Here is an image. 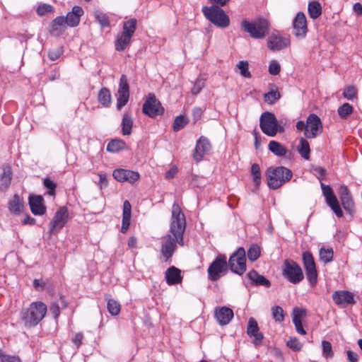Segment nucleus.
I'll use <instances>...</instances> for the list:
<instances>
[{"label":"nucleus","mask_w":362,"mask_h":362,"mask_svg":"<svg viewBox=\"0 0 362 362\" xmlns=\"http://www.w3.org/2000/svg\"><path fill=\"white\" fill-rule=\"evenodd\" d=\"M294 35L298 38L305 37L308 29L307 18L303 12H298L293 21Z\"/></svg>","instance_id":"dca6fc26"},{"label":"nucleus","mask_w":362,"mask_h":362,"mask_svg":"<svg viewBox=\"0 0 362 362\" xmlns=\"http://www.w3.org/2000/svg\"><path fill=\"white\" fill-rule=\"evenodd\" d=\"M321 188L323 196L325 198L326 203L337 199V197L335 196L332 187L329 185L321 183Z\"/></svg>","instance_id":"37998d69"},{"label":"nucleus","mask_w":362,"mask_h":362,"mask_svg":"<svg viewBox=\"0 0 362 362\" xmlns=\"http://www.w3.org/2000/svg\"><path fill=\"white\" fill-rule=\"evenodd\" d=\"M327 204L332 209L337 217L341 218L343 216V211L340 207L337 198L327 202Z\"/></svg>","instance_id":"09e8293b"},{"label":"nucleus","mask_w":362,"mask_h":362,"mask_svg":"<svg viewBox=\"0 0 362 362\" xmlns=\"http://www.w3.org/2000/svg\"><path fill=\"white\" fill-rule=\"evenodd\" d=\"M308 11L310 18L317 19L322 14V6L317 1H310L308 6Z\"/></svg>","instance_id":"2f4dec72"},{"label":"nucleus","mask_w":362,"mask_h":362,"mask_svg":"<svg viewBox=\"0 0 362 362\" xmlns=\"http://www.w3.org/2000/svg\"><path fill=\"white\" fill-rule=\"evenodd\" d=\"M188 123V119L183 115L175 117L173 128L175 132H178L184 128Z\"/></svg>","instance_id":"c03bdc74"},{"label":"nucleus","mask_w":362,"mask_h":362,"mask_svg":"<svg viewBox=\"0 0 362 362\" xmlns=\"http://www.w3.org/2000/svg\"><path fill=\"white\" fill-rule=\"evenodd\" d=\"M133 119L127 113L124 114L122 121V134L129 135L132 133Z\"/></svg>","instance_id":"e433bc0d"},{"label":"nucleus","mask_w":362,"mask_h":362,"mask_svg":"<svg viewBox=\"0 0 362 362\" xmlns=\"http://www.w3.org/2000/svg\"><path fill=\"white\" fill-rule=\"evenodd\" d=\"M238 68L240 70V74L245 78H250L251 74L249 71V65L247 62L240 61L237 64Z\"/></svg>","instance_id":"8fccbe9b"},{"label":"nucleus","mask_w":362,"mask_h":362,"mask_svg":"<svg viewBox=\"0 0 362 362\" xmlns=\"http://www.w3.org/2000/svg\"><path fill=\"white\" fill-rule=\"evenodd\" d=\"M125 146L126 144L124 141L120 139H112L108 143L107 146V151L115 153L124 149Z\"/></svg>","instance_id":"c9c22d12"},{"label":"nucleus","mask_w":362,"mask_h":362,"mask_svg":"<svg viewBox=\"0 0 362 362\" xmlns=\"http://www.w3.org/2000/svg\"><path fill=\"white\" fill-rule=\"evenodd\" d=\"M202 13L207 20L218 28H225L230 24V18L217 5L204 6Z\"/></svg>","instance_id":"423d86ee"},{"label":"nucleus","mask_w":362,"mask_h":362,"mask_svg":"<svg viewBox=\"0 0 362 362\" xmlns=\"http://www.w3.org/2000/svg\"><path fill=\"white\" fill-rule=\"evenodd\" d=\"M261 249L257 245H252L247 250L248 259L252 261H256L260 255Z\"/></svg>","instance_id":"49530a36"},{"label":"nucleus","mask_w":362,"mask_h":362,"mask_svg":"<svg viewBox=\"0 0 362 362\" xmlns=\"http://www.w3.org/2000/svg\"><path fill=\"white\" fill-rule=\"evenodd\" d=\"M83 339V334L82 333H77L72 339V341L77 347H79L82 344Z\"/></svg>","instance_id":"69168bd1"},{"label":"nucleus","mask_w":362,"mask_h":362,"mask_svg":"<svg viewBox=\"0 0 362 362\" xmlns=\"http://www.w3.org/2000/svg\"><path fill=\"white\" fill-rule=\"evenodd\" d=\"M49 311L55 319H57L60 315V308L57 303H52L49 306Z\"/></svg>","instance_id":"680f3d73"},{"label":"nucleus","mask_w":362,"mask_h":362,"mask_svg":"<svg viewBox=\"0 0 362 362\" xmlns=\"http://www.w3.org/2000/svg\"><path fill=\"white\" fill-rule=\"evenodd\" d=\"M83 9L79 6H74L71 11L69 12L64 18L66 25L69 27H76L80 23V18L83 15Z\"/></svg>","instance_id":"5701e85b"},{"label":"nucleus","mask_w":362,"mask_h":362,"mask_svg":"<svg viewBox=\"0 0 362 362\" xmlns=\"http://www.w3.org/2000/svg\"><path fill=\"white\" fill-rule=\"evenodd\" d=\"M334 252L332 248L322 247L320 250V260L325 263L330 262L333 259Z\"/></svg>","instance_id":"ea45409f"},{"label":"nucleus","mask_w":362,"mask_h":362,"mask_svg":"<svg viewBox=\"0 0 362 362\" xmlns=\"http://www.w3.org/2000/svg\"><path fill=\"white\" fill-rule=\"evenodd\" d=\"M282 275L288 281L296 284L304 278L301 267L293 260L286 259L282 267Z\"/></svg>","instance_id":"0eeeda50"},{"label":"nucleus","mask_w":362,"mask_h":362,"mask_svg":"<svg viewBox=\"0 0 362 362\" xmlns=\"http://www.w3.org/2000/svg\"><path fill=\"white\" fill-rule=\"evenodd\" d=\"M247 335L253 338V344L258 346L262 344L264 335L259 332V326L257 320L253 317H250L247 327Z\"/></svg>","instance_id":"a211bd4d"},{"label":"nucleus","mask_w":362,"mask_h":362,"mask_svg":"<svg viewBox=\"0 0 362 362\" xmlns=\"http://www.w3.org/2000/svg\"><path fill=\"white\" fill-rule=\"evenodd\" d=\"M269 149L277 156H284L287 153V148L279 142L271 141L269 143Z\"/></svg>","instance_id":"473e14b6"},{"label":"nucleus","mask_w":362,"mask_h":362,"mask_svg":"<svg viewBox=\"0 0 362 362\" xmlns=\"http://www.w3.org/2000/svg\"><path fill=\"white\" fill-rule=\"evenodd\" d=\"M98 177H99L98 185H99L101 189L103 187H106L108 185V181H107L106 175L103 174V173H99Z\"/></svg>","instance_id":"0e129e2a"},{"label":"nucleus","mask_w":362,"mask_h":362,"mask_svg":"<svg viewBox=\"0 0 362 362\" xmlns=\"http://www.w3.org/2000/svg\"><path fill=\"white\" fill-rule=\"evenodd\" d=\"M247 276L256 286H264L266 288H269L271 286L270 281L264 276L259 274L255 270L249 272Z\"/></svg>","instance_id":"c85d7f7f"},{"label":"nucleus","mask_w":362,"mask_h":362,"mask_svg":"<svg viewBox=\"0 0 362 362\" xmlns=\"http://www.w3.org/2000/svg\"><path fill=\"white\" fill-rule=\"evenodd\" d=\"M233 311L228 307H217L214 310V317L218 323L221 326L229 324L233 320Z\"/></svg>","instance_id":"412c9836"},{"label":"nucleus","mask_w":362,"mask_h":362,"mask_svg":"<svg viewBox=\"0 0 362 362\" xmlns=\"http://www.w3.org/2000/svg\"><path fill=\"white\" fill-rule=\"evenodd\" d=\"M47 305L41 301L33 302L29 308L22 313L21 319L25 327L36 326L45 316Z\"/></svg>","instance_id":"7ed1b4c3"},{"label":"nucleus","mask_w":362,"mask_h":362,"mask_svg":"<svg viewBox=\"0 0 362 362\" xmlns=\"http://www.w3.org/2000/svg\"><path fill=\"white\" fill-rule=\"evenodd\" d=\"M186 227V220L180 206L174 203L172 207V216L170 225V234L162 238L161 254L167 262L173 255L177 244L183 246V235Z\"/></svg>","instance_id":"f257e3e1"},{"label":"nucleus","mask_w":362,"mask_h":362,"mask_svg":"<svg viewBox=\"0 0 362 362\" xmlns=\"http://www.w3.org/2000/svg\"><path fill=\"white\" fill-rule=\"evenodd\" d=\"M143 112L148 116L154 118L161 115L164 112V108L156 96L150 93L143 105Z\"/></svg>","instance_id":"f8f14e48"},{"label":"nucleus","mask_w":362,"mask_h":362,"mask_svg":"<svg viewBox=\"0 0 362 362\" xmlns=\"http://www.w3.org/2000/svg\"><path fill=\"white\" fill-rule=\"evenodd\" d=\"M357 94L356 89L354 86H348L343 92V95L348 100H352Z\"/></svg>","instance_id":"13d9d810"},{"label":"nucleus","mask_w":362,"mask_h":362,"mask_svg":"<svg viewBox=\"0 0 362 362\" xmlns=\"http://www.w3.org/2000/svg\"><path fill=\"white\" fill-rule=\"evenodd\" d=\"M272 316L277 322H282L284 320V310L280 306H274L272 308Z\"/></svg>","instance_id":"3c124183"},{"label":"nucleus","mask_w":362,"mask_h":362,"mask_svg":"<svg viewBox=\"0 0 362 362\" xmlns=\"http://www.w3.org/2000/svg\"><path fill=\"white\" fill-rule=\"evenodd\" d=\"M281 98L278 88L274 84L269 85V91L264 94V101L270 105L275 103Z\"/></svg>","instance_id":"c756f323"},{"label":"nucleus","mask_w":362,"mask_h":362,"mask_svg":"<svg viewBox=\"0 0 362 362\" xmlns=\"http://www.w3.org/2000/svg\"><path fill=\"white\" fill-rule=\"evenodd\" d=\"M287 346L294 351H299L303 347L302 343L296 337L290 338L287 341Z\"/></svg>","instance_id":"603ef678"},{"label":"nucleus","mask_w":362,"mask_h":362,"mask_svg":"<svg viewBox=\"0 0 362 362\" xmlns=\"http://www.w3.org/2000/svg\"><path fill=\"white\" fill-rule=\"evenodd\" d=\"M0 362H21L18 356L6 354L0 350Z\"/></svg>","instance_id":"6e6d98bb"},{"label":"nucleus","mask_w":362,"mask_h":362,"mask_svg":"<svg viewBox=\"0 0 362 362\" xmlns=\"http://www.w3.org/2000/svg\"><path fill=\"white\" fill-rule=\"evenodd\" d=\"M228 266L232 272L243 275L246 271V252L243 247H239L229 258Z\"/></svg>","instance_id":"1a4fd4ad"},{"label":"nucleus","mask_w":362,"mask_h":362,"mask_svg":"<svg viewBox=\"0 0 362 362\" xmlns=\"http://www.w3.org/2000/svg\"><path fill=\"white\" fill-rule=\"evenodd\" d=\"M305 315V310L299 308H295L293 310V322L296 332L300 334H306V331L303 327L302 318Z\"/></svg>","instance_id":"a878e982"},{"label":"nucleus","mask_w":362,"mask_h":362,"mask_svg":"<svg viewBox=\"0 0 362 362\" xmlns=\"http://www.w3.org/2000/svg\"><path fill=\"white\" fill-rule=\"evenodd\" d=\"M203 111L200 107H194L192 110V115L194 117V122L196 123L199 120L202 116Z\"/></svg>","instance_id":"e2e57ef3"},{"label":"nucleus","mask_w":362,"mask_h":362,"mask_svg":"<svg viewBox=\"0 0 362 362\" xmlns=\"http://www.w3.org/2000/svg\"><path fill=\"white\" fill-rule=\"evenodd\" d=\"M303 262L307 279L312 286H315L317 282V272L313 255L309 252H303Z\"/></svg>","instance_id":"9b49d317"},{"label":"nucleus","mask_w":362,"mask_h":362,"mask_svg":"<svg viewBox=\"0 0 362 362\" xmlns=\"http://www.w3.org/2000/svg\"><path fill=\"white\" fill-rule=\"evenodd\" d=\"M107 310L113 316L117 315L121 310L120 304L114 299L107 301Z\"/></svg>","instance_id":"a18cd8bd"},{"label":"nucleus","mask_w":362,"mask_h":362,"mask_svg":"<svg viewBox=\"0 0 362 362\" xmlns=\"http://www.w3.org/2000/svg\"><path fill=\"white\" fill-rule=\"evenodd\" d=\"M43 199L40 196H30L29 204L32 213L35 215H43L46 211V207L42 204Z\"/></svg>","instance_id":"393cba45"},{"label":"nucleus","mask_w":362,"mask_h":362,"mask_svg":"<svg viewBox=\"0 0 362 362\" xmlns=\"http://www.w3.org/2000/svg\"><path fill=\"white\" fill-rule=\"evenodd\" d=\"M94 17L100 23L102 28L110 26V19L105 13L96 11L94 12Z\"/></svg>","instance_id":"a19ab883"},{"label":"nucleus","mask_w":362,"mask_h":362,"mask_svg":"<svg viewBox=\"0 0 362 362\" xmlns=\"http://www.w3.org/2000/svg\"><path fill=\"white\" fill-rule=\"evenodd\" d=\"M54 11V8L52 6L49 4H42L39 6L37 8V13L40 16H43L47 13H52Z\"/></svg>","instance_id":"5fc2aeb1"},{"label":"nucleus","mask_w":362,"mask_h":362,"mask_svg":"<svg viewBox=\"0 0 362 362\" xmlns=\"http://www.w3.org/2000/svg\"><path fill=\"white\" fill-rule=\"evenodd\" d=\"M340 200L341 202V204L344 209L347 212H349V214L354 212V202L352 199L351 194L341 197Z\"/></svg>","instance_id":"58836bf2"},{"label":"nucleus","mask_w":362,"mask_h":362,"mask_svg":"<svg viewBox=\"0 0 362 362\" xmlns=\"http://www.w3.org/2000/svg\"><path fill=\"white\" fill-rule=\"evenodd\" d=\"M268 47L272 51L280 50L290 45L288 37L282 36L279 33H272L268 39Z\"/></svg>","instance_id":"6ab92c4d"},{"label":"nucleus","mask_w":362,"mask_h":362,"mask_svg":"<svg viewBox=\"0 0 362 362\" xmlns=\"http://www.w3.org/2000/svg\"><path fill=\"white\" fill-rule=\"evenodd\" d=\"M63 52L64 50L62 47H58L57 48L52 49L48 52L49 59L52 61H55L62 56Z\"/></svg>","instance_id":"864d4df0"},{"label":"nucleus","mask_w":362,"mask_h":362,"mask_svg":"<svg viewBox=\"0 0 362 362\" xmlns=\"http://www.w3.org/2000/svg\"><path fill=\"white\" fill-rule=\"evenodd\" d=\"M322 355L326 358H332L334 356V352L332 351V346L329 341H322Z\"/></svg>","instance_id":"de8ad7c7"},{"label":"nucleus","mask_w":362,"mask_h":362,"mask_svg":"<svg viewBox=\"0 0 362 362\" xmlns=\"http://www.w3.org/2000/svg\"><path fill=\"white\" fill-rule=\"evenodd\" d=\"M8 209L11 214L15 215L20 214L23 209V200L17 194H15L13 199L8 202Z\"/></svg>","instance_id":"7c9ffc66"},{"label":"nucleus","mask_w":362,"mask_h":362,"mask_svg":"<svg viewBox=\"0 0 362 362\" xmlns=\"http://www.w3.org/2000/svg\"><path fill=\"white\" fill-rule=\"evenodd\" d=\"M346 354L349 362H358V356L356 353L349 350L347 351Z\"/></svg>","instance_id":"338daca9"},{"label":"nucleus","mask_w":362,"mask_h":362,"mask_svg":"<svg viewBox=\"0 0 362 362\" xmlns=\"http://www.w3.org/2000/svg\"><path fill=\"white\" fill-rule=\"evenodd\" d=\"M338 114L341 119H346L352 112L353 107L349 103H344L338 108Z\"/></svg>","instance_id":"79ce46f5"},{"label":"nucleus","mask_w":362,"mask_h":362,"mask_svg":"<svg viewBox=\"0 0 362 362\" xmlns=\"http://www.w3.org/2000/svg\"><path fill=\"white\" fill-rule=\"evenodd\" d=\"M98 101L103 107H108L111 104V93L108 88H103L98 93Z\"/></svg>","instance_id":"f704fd0d"},{"label":"nucleus","mask_w":362,"mask_h":362,"mask_svg":"<svg viewBox=\"0 0 362 362\" xmlns=\"http://www.w3.org/2000/svg\"><path fill=\"white\" fill-rule=\"evenodd\" d=\"M338 193L339 198L351 194L348 187L346 185H341Z\"/></svg>","instance_id":"774afa93"},{"label":"nucleus","mask_w":362,"mask_h":362,"mask_svg":"<svg viewBox=\"0 0 362 362\" xmlns=\"http://www.w3.org/2000/svg\"><path fill=\"white\" fill-rule=\"evenodd\" d=\"M227 270L228 264L226 257L223 255H218L211 263L207 269L209 279L212 281H216L226 274Z\"/></svg>","instance_id":"6e6552de"},{"label":"nucleus","mask_w":362,"mask_h":362,"mask_svg":"<svg viewBox=\"0 0 362 362\" xmlns=\"http://www.w3.org/2000/svg\"><path fill=\"white\" fill-rule=\"evenodd\" d=\"M132 216V206L128 200H125L123 204L122 223L121 232L127 233L129 228L130 220Z\"/></svg>","instance_id":"bb28decb"},{"label":"nucleus","mask_w":362,"mask_h":362,"mask_svg":"<svg viewBox=\"0 0 362 362\" xmlns=\"http://www.w3.org/2000/svg\"><path fill=\"white\" fill-rule=\"evenodd\" d=\"M137 25L136 18H131L123 23L122 31L118 34L115 42V49L118 52L124 51L131 43Z\"/></svg>","instance_id":"39448f33"},{"label":"nucleus","mask_w":362,"mask_h":362,"mask_svg":"<svg viewBox=\"0 0 362 362\" xmlns=\"http://www.w3.org/2000/svg\"><path fill=\"white\" fill-rule=\"evenodd\" d=\"M129 97V86L126 75L122 74L119 79V88H118V98L117 100V108L120 110L124 106Z\"/></svg>","instance_id":"2eb2a0df"},{"label":"nucleus","mask_w":362,"mask_h":362,"mask_svg":"<svg viewBox=\"0 0 362 362\" xmlns=\"http://www.w3.org/2000/svg\"><path fill=\"white\" fill-rule=\"evenodd\" d=\"M204 86V83L202 80H200V79H197L193 87L192 88V90H191V92L193 95H197L198 94L201 90L203 88Z\"/></svg>","instance_id":"052dcab7"},{"label":"nucleus","mask_w":362,"mask_h":362,"mask_svg":"<svg viewBox=\"0 0 362 362\" xmlns=\"http://www.w3.org/2000/svg\"><path fill=\"white\" fill-rule=\"evenodd\" d=\"M281 70L280 64L276 61H272L269 66V73L276 76L279 74Z\"/></svg>","instance_id":"bf43d9fd"},{"label":"nucleus","mask_w":362,"mask_h":362,"mask_svg":"<svg viewBox=\"0 0 362 362\" xmlns=\"http://www.w3.org/2000/svg\"><path fill=\"white\" fill-rule=\"evenodd\" d=\"M332 299L337 305L342 307L355 303L353 293L348 291H334L332 294Z\"/></svg>","instance_id":"4be33fe9"},{"label":"nucleus","mask_w":362,"mask_h":362,"mask_svg":"<svg viewBox=\"0 0 362 362\" xmlns=\"http://www.w3.org/2000/svg\"><path fill=\"white\" fill-rule=\"evenodd\" d=\"M299 154L305 160H308L310 156V144L307 140L303 138L300 139V144L297 147Z\"/></svg>","instance_id":"72a5a7b5"},{"label":"nucleus","mask_w":362,"mask_h":362,"mask_svg":"<svg viewBox=\"0 0 362 362\" xmlns=\"http://www.w3.org/2000/svg\"><path fill=\"white\" fill-rule=\"evenodd\" d=\"M112 176L118 182H128L131 184L134 183L139 179V174L137 172L123 168L115 170Z\"/></svg>","instance_id":"f3484780"},{"label":"nucleus","mask_w":362,"mask_h":362,"mask_svg":"<svg viewBox=\"0 0 362 362\" xmlns=\"http://www.w3.org/2000/svg\"><path fill=\"white\" fill-rule=\"evenodd\" d=\"M69 212L66 207H61L55 213L52 221L49 223L50 233L59 231L66 223Z\"/></svg>","instance_id":"4468645a"},{"label":"nucleus","mask_w":362,"mask_h":362,"mask_svg":"<svg viewBox=\"0 0 362 362\" xmlns=\"http://www.w3.org/2000/svg\"><path fill=\"white\" fill-rule=\"evenodd\" d=\"M66 25L64 17L58 16L52 21L49 33L52 35H59L65 30Z\"/></svg>","instance_id":"cd10ccee"},{"label":"nucleus","mask_w":362,"mask_h":362,"mask_svg":"<svg viewBox=\"0 0 362 362\" xmlns=\"http://www.w3.org/2000/svg\"><path fill=\"white\" fill-rule=\"evenodd\" d=\"M266 176L269 188L276 189L289 181L292 178L293 173L289 169L279 166L268 168L266 171Z\"/></svg>","instance_id":"20e7f679"},{"label":"nucleus","mask_w":362,"mask_h":362,"mask_svg":"<svg viewBox=\"0 0 362 362\" xmlns=\"http://www.w3.org/2000/svg\"><path fill=\"white\" fill-rule=\"evenodd\" d=\"M251 175L255 185L258 187L261 183L260 168L257 163H253L251 166Z\"/></svg>","instance_id":"4c0bfd02"},{"label":"nucleus","mask_w":362,"mask_h":362,"mask_svg":"<svg viewBox=\"0 0 362 362\" xmlns=\"http://www.w3.org/2000/svg\"><path fill=\"white\" fill-rule=\"evenodd\" d=\"M211 148L209 139L202 136L197 141L193 157L197 162L202 160L204 155L208 153Z\"/></svg>","instance_id":"aec40b11"},{"label":"nucleus","mask_w":362,"mask_h":362,"mask_svg":"<svg viewBox=\"0 0 362 362\" xmlns=\"http://www.w3.org/2000/svg\"><path fill=\"white\" fill-rule=\"evenodd\" d=\"M322 132V124L320 117L311 114L307 118V128L304 135L308 139L315 138Z\"/></svg>","instance_id":"ddd939ff"},{"label":"nucleus","mask_w":362,"mask_h":362,"mask_svg":"<svg viewBox=\"0 0 362 362\" xmlns=\"http://www.w3.org/2000/svg\"><path fill=\"white\" fill-rule=\"evenodd\" d=\"M241 30L254 39H262L269 34L270 23L264 18H257L252 21L243 19Z\"/></svg>","instance_id":"f03ea898"},{"label":"nucleus","mask_w":362,"mask_h":362,"mask_svg":"<svg viewBox=\"0 0 362 362\" xmlns=\"http://www.w3.org/2000/svg\"><path fill=\"white\" fill-rule=\"evenodd\" d=\"M43 183L45 187L49 189L48 194L52 196L54 195L57 184L48 177L44 179Z\"/></svg>","instance_id":"4d7b16f0"},{"label":"nucleus","mask_w":362,"mask_h":362,"mask_svg":"<svg viewBox=\"0 0 362 362\" xmlns=\"http://www.w3.org/2000/svg\"><path fill=\"white\" fill-rule=\"evenodd\" d=\"M165 279L169 286L180 284L182 281L181 271L174 266L170 267L165 271Z\"/></svg>","instance_id":"b1692460"},{"label":"nucleus","mask_w":362,"mask_h":362,"mask_svg":"<svg viewBox=\"0 0 362 362\" xmlns=\"http://www.w3.org/2000/svg\"><path fill=\"white\" fill-rule=\"evenodd\" d=\"M259 126L266 135L274 136L278 132V122L274 114L265 112H264L259 121Z\"/></svg>","instance_id":"9d476101"}]
</instances>
